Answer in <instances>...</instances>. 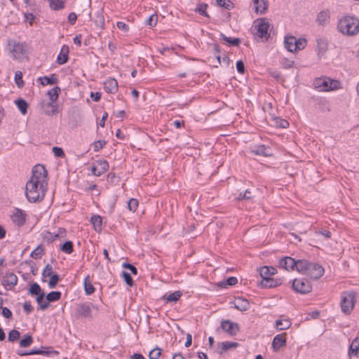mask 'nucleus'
I'll list each match as a JSON object with an SVG mask.
<instances>
[{"label": "nucleus", "instance_id": "nucleus-1", "mask_svg": "<svg viewBox=\"0 0 359 359\" xmlns=\"http://www.w3.org/2000/svg\"><path fill=\"white\" fill-rule=\"evenodd\" d=\"M337 29L344 35L355 36L359 33V19L354 15H345L339 20Z\"/></svg>", "mask_w": 359, "mask_h": 359}, {"label": "nucleus", "instance_id": "nucleus-2", "mask_svg": "<svg viewBox=\"0 0 359 359\" xmlns=\"http://www.w3.org/2000/svg\"><path fill=\"white\" fill-rule=\"evenodd\" d=\"M46 184L29 180L25 187V196L30 203H36L42 201L46 191Z\"/></svg>", "mask_w": 359, "mask_h": 359}, {"label": "nucleus", "instance_id": "nucleus-3", "mask_svg": "<svg viewBox=\"0 0 359 359\" xmlns=\"http://www.w3.org/2000/svg\"><path fill=\"white\" fill-rule=\"evenodd\" d=\"M314 85L319 91H330L338 89L340 83L337 80L324 77L316 79L314 81Z\"/></svg>", "mask_w": 359, "mask_h": 359}, {"label": "nucleus", "instance_id": "nucleus-4", "mask_svg": "<svg viewBox=\"0 0 359 359\" xmlns=\"http://www.w3.org/2000/svg\"><path fill=\"white\" fill-rule=\"evenodd\" d=\"M32 172V175L29 180H33L42 184H48V172L43 165L38 164L34 166Z\"/></svg>", "mask_w": 359, "mask_h": 359}, {"label": "nucleus", "instance_id": "nucleus-5", "mask_svg": "<svg viewBox=\"0 0 359 359\" xmlns=\"http://www.w3.org/2000/svg\"><path fill=\"white\" fill-rule=\"evenodd\" d=\"M355 293L353 292H344L341 295V308L342 312L350 313L354 306Z\"/></svg>", "mask_w": 359, "mask_h": 359}, {"label": "nucleus", "instance_id": "nucleus-6", "mask_svg": "<svg viewBox=\"0 0 359 359\" xmlns=\"http://www.w3.org/2000/svg\"><path fill=\"white\" fill-rule=\"evenodd\" d=\"M257 25L255 26L256 32L255 35L259 38L267 40L270 37L268 32L270 24L266 18H260L257 20Z\"/></svg>", "mask_w": 359, "mask_h": 359}, {"label": "nucleus", "instance_id": "nucleus-7", "mask_svg": "<svg viewBox=\"0 0 359 359\" xmlns=\"http://www.w3.org/2000/svg\"><path fill=\"white\" fill-rule=\"evenodd\" d=\"M292 288L297 292L306 294L311 291V285L310 282L304 278H296L292 282Z\"/></svg>", "mask_w": 359, "mask_h": 359}, {"label": "nucleus", "instance_id": "nucleus-8", "mask_svg": "<svg viewBox=\"0 0 359 359\" xmlns=\"http://www.w3.org/2000/svg\"><path fill=\"white\" fill-rule=\"evenodd\" d=\"M95 308L93 304L85 302L83 304H80L77 305L76 307V316L78 318H92V313H91V307Z\"/></svg>", "mask_w": 359, "mask_h": 359}, {"label": "nucleus", "instance_id": "nucleus-9", "mask_svg": "<svg viewBox=\"0 0 359 359\" xmlns=\"http://www.w3.org/2000/svg\"><path fill=\"white\" fill-rule=\"evenodd\" d=\"M324 273V268L314 262H310L309 267L307 268L306 274L313 279H318L320 278Z\"/></svg>", "mask_w": 359, "mask_h": 359}, {"label": "nucleus", "instance_id": "nucleus-10", "mask_svg": "<svg viewBox=\"0 0 359 359\" xmlns=\"http://www.w3.org/2000/svg\"><path fill=\"white\" fill-rule=\"evenodd\" d=\"M222 329L229 335L234 336L239 332V326L236 323L229 320H223L221 322Z\"/></svg>", "mask_w": 359, "mask_h": 359}, {"label": "nucleus", "instance_id": "nucleus-11", "mask_svg": "<svg viewBox=\"0 0 359 359\" xmlns=\"http://www.w3.org/2000/svg\"><path fill=\"white\" fill-rule=\"evenodd\" d=\"M17 283L18 277L15 273L12 272L6 273L1 280V285L6 290H12L17 285Z\"/></svg>", "mask_w": 359, "mask_h": 359}, {"label": "nucleus", "instance_id": "nucleus-12", "mask_svg": "<svg viewBox=\"0 0 359 359\" xmlns=\"http://www.w3.org/2000/svg\"><path fill=\"white\" fill-rule=\"evenodd\" d=\"M96 163L97 165L91 168V172L93 175L99 177L108 170L109 163L107 161H97Z\"/></svg>", "mask_w": 359, "mask_h": 359}, {"label": "nucleus", "instance_id": "nucleus-13", "mask_svg": "<svg viewBox=\"0 0 359 359\" xmlns=\"http://www.w3.org/2000/svg\"><path fill=\"white\" fill-rule=\"evenodd\" d=\"M252 152L256 155H261L263 156H271L273 155L272 149L264 144H260L255 147L252 149Z\"/></svg>", "mask_w": 359, "mask_h": 359}, {"label": "nucleus", "instance_id": "nucleus-14", "mask_svg": "<svg viewBox=\"0 0 359 359\" xmlns=\"http://www.w3.org/2000/svg\"><path fill=\"white\" fill-rule=\"evenodd\" d=\"M296 260L290 257H285L280 259L279 266L285 270H294Z\"/></svg>", "mask_w": 359, "mask_h": 359}, {"label": "nucleus", "instance_id": "nucleus-15", "mask_svg": "<svg viewBox=\"0 0 359 359\" xmlns=\"http://www.w3.org/2000/svg\"><path fill=\"white\" fill-rule=\"evenodd\" d=\"M285 334H277L274 337L272 341V348L274 351H278L280 348L285 346L286 344V338L285 337Z\"/></svg>", "mask_w": 359, "mask_h": 359}, {"label": "nucleus", "instance_id": "nucleus-16", "mask_svg": "<svg viewBox=\"0 0 359 359\" xmlns=\"http://www.w3.org/2000/svg\"><path fill=\"white\" fill-rule=\"evenodd\" d=\"M104 90L109 93H116L118 90V82L114 78H109L104 83Z\"/></svg>", "mask_w": 359, "mask_h": 359}, {"label": "nucleus", "instance_id": "nucleus-17", "mask_svg": "<svg viewBox=\"0 0 359 359\" xmlns=\"http://www.w3.org/2000/svg\"><path fill=\"white\" fill-rule=\"evenodd\" d=\"M69 48L67 45H63L61 48L60 52L57 57V62L59 65H63L66 63L69 58Z\"/></svg>", "mask_w": 359, "mask_h": 359}, {"label": "nucleus", "instance_id": "nucleus-18", "mask_svg": "<svg viewBox=\"0 0 359 359\" xmlns=\"http://www.w3.org/2000/svg\"><path fill=\"white\" fill-rule=\"evenodd\" d=\"M12 219L15 224L21 226L25 222V213L20 209H16L12 215Z\"/></svg>", "mask_w": 359, "mask_h": 359}, {"label": "nucleus", "instance_id": "nucleus-19", "mask_svg": "<svg viewBox=\"0 0 359 359\" xmlns=\"http://www.w3.org/2000/svg\"><path fill=\"white\" fill-rule=\"evenodd\" d=\"M259 275L262 278V280H264L267 278H271L272 275H274L276 273V269L272 266H262L259 269Z\"/></svg>", "mask_w": 359, "mask_h": 359}, {"label": "nucleus", "instance_id": "nucleus-20", "mask_svg": "<svg viewBox=\"0 0 359 359\" xmlns=\"http://www.w3.org/2000/svg\"><path fill=\"white\" fill-rule=\"evenodd\" d=\"M238 346L237 342L232 341H224L218 344V353L222 355L224 352L227 351L231 348H236Z\"/></svg>", "mask_w": 359, "mask_h": 359}, {"label": "nucleus", "instance_id": "nucleus-21", "mask_svg": "<svg viewBox=\"0 0 359 359\" xmlns=\"http://www.w3.org/2000/svg\"><path fill=\"white\" fill-rule=\"evenodd\" d=\"M254 11L257 14H263L267 8L266 0H252Z\"/></svg>", "mask_w": 359, "mask_h": 359}, {"label": "nucleus", "instance_id": "nucleus-22", "mask_svg": "<svg viewBox=\"0 0 359 359\" xmlns=\"http://www.w3.org/2000/svg\"><path fill=\"white\" fill-rule=\"evenodd\" d=\"M234 306L241 311H245L249 309L250 303L247 299L243 297H238L234 300Z\"/></svg>", "mask_w": 359, "mask_h": 359}, {"label": "nucleus", "instance_id": "nucleus-23", "mask_svg": "<svg viewBox=\"0 0 359 359\" xmlns=\"http://www.w3.org/2000/svg\"><path fill=\"white\" fill-rule=\"evenodd\" d=\"M14 59H19L25 53L24 46L20 43H15L11 48Z\"/></svg>", "mask_w": 359, "mask_h": 359}, {"label": "nucleus", "instance_id": "nucleus-24", "mask_svg": "<svg viewBox=\"0 0 359 359\" xmlns=\"http://www.w3.org/2000/svg\"><path fill=\"white\" fill-rule=\"evenodd\" d=\"M282 279L280 278L274 279L273 278H270L264 280H262L261 285L262 287L271 288L280 285L282 284Z\"/></svg>", "mask_w": 359, "mask_h": 359}, {"label": "nucleus", "instance_id": "nucleus-25", "mask_svg": "<svg viewBox=\"0 0 359 359\" xmlns=\"http://www.w3.org/2000/svg\"><path fill=\"white\" fill-rule=\"evenodd\" d=\"M297 39L293 36H286L284 39V44L285 48L290 52L296 51L295 44Z\"/></svg>", "mask_w": 359, "mask_h": 359}, {"label": "nucleus", "instance_id": "nucleus-26", "mask_svg": "<svg viewBox=\"0 0 359 359\" xmlns=\"http://www.w3.org/2000/svg\"><path fill=\"white\" fill-rule=\"evenodd\" d=\"M310 262L306 259L296 260L294 268L296 270L302 273L306 274L307 268L309 267Z\"/></svg>", "mask_w": 359, "mask_h": 359}, {"label": "nucleus", "instance_id": "nucleus-27", "mask_svg": "<svg viewBox=\"0 0 359 359\" xmlns=\"http://www.w3.org/2000/svg\"><path fill=\"white\" fill-rule=\"evenodd\" d=\"M37 81L39 82L42 86L52 85L57 83L58 79L55 74H52L50 77L48 76H41L37 79Z\"/></svg>", "mask_w": 359, "mask_h": 359}, {"label": "nucleus", "instance_id": "nucleus-28", "mask_svg": "<svg viewBox=\"0 0 359 359\" xmlns=\"http://www.w3.org/2000/svg\"><path fill=\"white\" fill-rule=\"evenodd\" d=\"M318 54H324L327 50L328 42L325 38H318L316 39Z\"/></svg>", "mask_w": 359, "mask_h": 359}, {"label": "nucleus", "instance_id": "nucleus-29", "mask_svg": "<svg viewBox=\"0 0 359 359\" xmlns=\"http://www.w3.org/2000/svg\"><path fill=\"white\" fill-rule=\"evenodd\" d=\"M14 103L15 104L18 109H19V111H20V113L22 115H25L27 113V109H28L29 105H28L27 102L25 100H24L22 98H18L14 101Z\"/></svg>", "mask_w": 359, "mask_h": 359}, {"label": "nucleus", "instance_id": "nucleus-30", "mask_svg": "<svg viewBox=\"0 0 359 359\" xmlns=\"http://www.w3.org/2000/svg\"><path fill=\"white\" fill-rule=\"evenodd\" d=\"M84 290L87 295L93 294L95 291V287L90 282V276H87L83 280Z\"/></svg>", "mask_w": 359, "mask_h": 359}, {"label": "nucleus", "instance_id": "nucleus-31", "mask_svg": "<svg viewBox=\"0 0 359 359\" xmlns=\"http://www.w3.org/2000/svg\"><path fill=\"white\" fill-rule=\"evenodd\" d=\"M46 111L45 113L48 116H53L57 113L58 111V105L57 104H54V102H48L46 105Z\"/></svg>", "mask_w": 359, "mask_h": 359}, {"label": "nucleus", "instance_id": "nucleus-32", "mask_svg": "<svg viewBox=\"0 0 359 359\" xmlns=\"http://www.w3.org/2000/svg\"><path fill=\"white\" fill-rule=\"evenodd\" d=\"M219 36L222 40L227 42L231 46H238L241 42L239 38H230L226 36L223 33H220Z\"/></svg>", "mask_w": 359, "mask_h": 359}, {"label": "nucleus", "instance_id": "nucleus-33", "mask_svg": "<svg viewBox=\"0 0 359 359\" xmlns=\"http://www.w3.org/2000/svg\"><path fill=\"white\" fill-rule=\"evenodd\" d=\"M358 349H359V339L355 338L352 341V342L349 346V351H348L349 355L351 356L357 355Z\"/></svg>", "mask_w": 359, "mask_h": 359}, {"label": "nucleus", "instance_id": "nucleus-34", "mask_svg": "<svg viewBox=\"0 0 359 359\" xmlns=\"http://www.w3.org/2000/svg\"><path fill=\"white\" fill-rule=\"evenodd\" d=\"M50 7L52 10L58 11L65 7V1L63 0H48Z\"/></svg>", "mask_w": 359, "mask_h": 359}, {"label": "nucleus", "instance_id": "nucleus-35", "mask_svg": "<svg viewBox=\"0 0 359 359\" xmlns=\"http://www.w3.org/2000/svg\"><path fill=\"white\" fill-rule=\"evenodd\" d=\"M329 14L326 11H321L318 14L317 16V22L320 25H324L327 24L329 21Z\"/></svg>", "mask_w": 359, "mask_h": 359}, {"label": "nucleus", "instance_id": "nucleus-36", "mask_svg": "<svg viewBox=\"0 0 359 359\" xmlns=\"http://www.w3.org/2000/svg\"><path fill=\"white\" fill-rule=\"evenodd\" d=\"M60 91H61V89L58 86L53 88L52 89L48 90V95L50 100V102H54L57 100L59 93Z\"/></svg>", "mask_w": 359, "mask_h": 359}, {"label": "nucleus", "instance_id": "nucleus-37", "mask_svg": "<svg viewBox=\"0 0 359 359\" xmlns=\"http://www.w3.org/2000/svg\"><path fill=\"white\" fill-rule=\"evenodd\" d=\"M95 231H101L102 229V217L100 215H93L90 219Z\"/></svg>", "mask_w": 359, "mask_h": 359}, {"label": "nucleus", "instance_id": "nucleus-38", "mask_svg": "<svg viewBox=\"0 0 359 359\" xmlns=\"http://www.w3.org/2000/svg\"><path fill=\"white\" fill-rule=\"evenodd\" d=\"M276 325L279 330H285L291 326V323L287 319L278 320L276 321Z\"/></svg>", "mask_w": 359, "mask_h": 359}, {"label": "nucleus", "instance_id": "nucleus-39", "mask_svg": "<svg viewBox=\"0 0 359 359\" xmlns=\"http://www.w3.org/2000/svg\"><path fill=\"white\" fill-rule=\"evenodd\" d=\"M62 293L60 291H52L46 295L47 302H53L61 298Z\"/></svg>", "mask_w": 359, "mask_h": 359}, {"label": "nucleus", "instance_id": "nucleus-40", "mask_svg": "<svg viewBox=\"0 0 359 359\" xmlns=\"http://www.w3.org/2000/svg\"><path fill=\"white\" fill-rule=\"evenodd\" d=\"M182 296V292L180 291H175L174 292L170 293L168 294H165L163 298L167 302H177L180 297Z\"/></svg>", "mask_w": 359, "mask_h": 359}, {"label": "nucleus", "instance_id": "nucleus-41", "mask_svg": "<svg viewBox=\"0 0 359 359\" xmlns=\"http://www.w3.org/2000/svg\"><path fill=\"white\" fill-rule=\"evenodd\" d=\"M216 3L218 6L224 8L227 10H231L234 7V5L231 0H216Z\"/></svg>", "mask_w": 359, "mask_h": 359}, {"label": "nucleus", "instance_id": "nucleus-42", "mask_svg": "<svg viewBox=\"0 0 359 359\" xmlns=\"http://www.w3.org/2000/svg\"><path fill=\"white\" fill-rule=\"evenodd\" d=\"M44 297H45L44 292H43L41 294H39V295H37V297H36V302L39 305V309L41 310L46 309L49 305L48 302L43 301Z\"/></svg>", "mask_w": 359, "mask_h": 359}, {"label": "nucleus", "instance_id": "nucleus-43", "mask_svg": "<svg viewBox=\"0 0 359 359\" xmlns=\"http://www.w3.org/2000/svg\"><path fill=\"white\" fill-rule=\"evenodd\" d=\"M60 250L67 254H71L74 250L72 242L70 241L65 242L61 245Z\"/></svg>", "mask_w": 359, "mask_h": 359}, {"label": "nucleus", "instance_id": "nucleus-44", "mask_svg": "<svg viewBox=\"0 0 359 359\" xmlns=\"http://www.w3.org/2000/svg\"><path fill=\"white\" fill-rule=\"evenodd\" d=\"M208 6L207 4L202 3L198 5L197 8L195 11L198 13L200 15L209 18V15L207 13L206 10Z\"/></svg>", "mask_w": 359, "mask_h": 359}, {"label": "nucleus", "instance_id": "nucleus-45", "mask_svg": "<svg viewBox=\"0 0 359 359\" xmlns=\"http://www.w3.org/2000/svg\"><path fill=\"white\" fill-rule=\"evenodd\" d=\"M29 292L32 295H39V294L43 293L41 287L36 283H34L31 285L29 289Z\"/></svg>", "mask_w": 359, "mask_h": 359}, {"label": "nucleus", "instance_id": "nucleus-46", "mask_svg": "<svg viewBox=\"0 0 359 359\" xmlns=\"http://www.w3.org/2000/svg\"><path fill=\"white\" fill-rule=\"evenodd\" d=\"M44 252V250L41 245H39L32 252L30 256L34 259H39Z\"/></svg>", "mask_w": 359, "mask_h": 359}, {"label": "nucleus", "instance_id": "nucleus-47", "mask_svg": "<svg viewBox=\"0 0 359 359\" xmlns=\"http://www.w3.org/2000/svg\"><path fill=\"white\" fill-rule=\"evenodd\" d=\"M32 341H33V339H32V336L29 335V334H26L24 337V338H22L20 341V346L23 348L28 347L29 346L31 345Z\"/></svg>", "mask_w": 359, "mask_h": 359}, {"label": "nucleus", "instance_id": "nucleus-48", "mask_svg": "<svg viewBox=\"0 0 359 359\" xmlns=\"http://www.w3.org/2000/svg\"><path fill=\"white\" fill-rule=\"evenodd\" d=\"M50 277V280L48 282V287L50 288H55L57 285L58 281L60 280V276L57 273H53Z\"/></svg>", "mask_w": 359, "mask_h": 359}, {"label": "nucleus", "instance_id": "nucleus-49", "mask_svg": "<svg viewBox=\"0 0 359 359\" xmlns=\"http://www.w3.org/2000/svg\"><path fill=\"white\" fill-rule=\"evenodd\" d=\"M20 333L18 330H12L8 333V339L11 342H14L20 338Z\"/></svg>", "mask_w": 359, "mask_h": 359}, {"label": "nucleus", "instance_id": "nucleus-50", "mask_svg": "<svg viewBox=\"0 0 359 359\" xmlns=\"http://www.w3.org/2000/svg\"><path fill=\"white\" fill-rule=\"evenodd\" d=\"M15 81L18 88L23 86L24 82L22 80V73L20 71H17L15 74Z\"/></svg>", "mask_w": 359, "mask_h": 359}, {"label": "nucleus", "instance_id": "nucleus-51", "mask_svg": "<svg viewBox=\"0 0 359 359\" xmlns=\"http://www.w3.org/2000/svg\"><path fill=\"white\" fill-rule=\"evenodd\" d=\"M122 277L123 278L126 283L129 286H133L134 284L133 280L130 273L125 271L121 272Z\"/></svg>", "mask_w": 359, "mask_h": 359}, {"label": "nucleus", "instance_id": "nucleus-52", "mask_svg": "<svg viewBox=\"0 0 359 359\" xmlns=\"http://www.w3.org/2000/svg\"><path fill=\"white\" fill-rule=\"evenodd\" d=\"M52 272H53L52 265L50 264H47L42 271V273H41L42 278H44L46 277H48V276H51L52 274H53Z\"/></svg>", "mask_w": 359, "mask_h": 359}, {"label": "nucleus", "instance_id": "nucleus-53", "mask_svg": "<svg viewBox=\"0 0 359 359\" xmlns=\"http://www.w3.org/2000/svg\"><path fill=\"white\" fill-rule=\"evenodd\" d=\"M138 204L139 203L137 199L130 198L128 203V208L130 211L135 212L138 207Z\"/></svg>", "mask_w": 359, "mask_h": 359}, {"label": "nucleus", "instance_id": "nucleus-54", "mask_svg": "<svg viewBox=\"0 0 359 359\" xmlns=\"http://www.w3.org/2000/svg\"><path fill=\"white\" fill-rule=\"evenodd\" d=\"M161 354V349L156 347L151 350L149 353V357L150 359H158Z\"/></svg>", "mask_w": 359, "mask_h": 359}, {"label": "nucleus", "instance_id": "nucleus-55", "mask_svg": "<svg viewBox=\"0 0 359 359\" xmlns=\"http://www.w3.org/2000/svg\"><path fill=\"white\" fill-rule=\"evenodd\" d=\"M306 40L304 38L297 39V43L295 44L296 51L304 49L306 46Z\"/></svg>", "mask_w": 359, "mask_h": 359}, {"label": "nucleus", "instance_id": "nucleus-56", "mask_svg": "<svg viewBox=\"0 0 359 359\" xmlns=\"http://www.w3.org/2000/svg\"><path fill=\"white\" fill-rule=\"evenodd\" d=\"M158 22V16L157 15H151L149 16L147 21V24L149 25L150 27H154L157 24Z\"/></svg>", "mask_w": 359, "mask_h": 359}, {"label": "nucleus", "instance_id": "nucleus-57", "mask_svg": "<svg viewBox=\"0 0 359 359\" xmlns=\"http://www.w3.org/2000/svg\"><path fill=\"white\" fill-rule=\"evenodd\" d=\"M52 150L55 156H57V157H64L65 156V152L62 148L58 147H53Z\"/></svg>", "mask_w": 359, "mask_h": 359}, {"label": "nucleus", "instance_id": "nucleus-58", "mask_svg": "<svg viewBox=\"0 0 359 359\" xmlns=\"http://www.w3.org/2000/svg\"><path fill=\"white\" fill-rule=\"evenodd\" d=\"M29 355H47L48 351H45L41 348H34L29 351Z\"/></svg>", "mask_w": 359, "mask_h": 359}, {"label": "nucleus", "instance_id": "nucleus-59", "mask_svg": "<svg viewBox=\"0 0 359 359\" xmlns=\"http://www.w3.org/2000/svg\"><path fill=\"white\" fill-rule=\"evenodd\" d=\"M238 283V279L236 277H229L225 283H221V285H228L230 286L235 285Z\"/></svg>", "mask_w": 359, "mask_h": 359}, {"label": "nucleus", "instance_id": "nucleus-60", "mask_svg": "<svg viewBox=\"0 0 359 359\" xmlns=\"http://www.w3.org/2000/svg\"><path fill=\"white\" fill-rule=\"evenodd\" d=\"M106 144L105 141L97 140L94 142V151H98L101 149Z\"/></svg>", "mask_w": 359, "mask_h": 359}, {"label": "nucleus", "instance_id": "nucleus-61", "mask_svg": "<svg viewBox=\"0 0 359 359\" xmlns=\"http://www.w3.org/2000/svg\"><path fill=\"white\" fill-rule=\"evenodd\" d=\"M236 69L238 73L244 74L245 72V65L242 60H238L236 62Z\"/></svg>", "mask_w": 359, "mask_h": 359}, {"label": "nucleus", "instance_id": "nucleus-62", "mask_svg": "<svg viewBox=\"0 0 359 359\" xmlns=\"http://www.w3.org/2000/svg\"><path fill=\"white\" fill-rule=\"evenodd\" d=\"M23 309H24L25 312H26L27 313H29L32 311L33 307H32L30 302H25L23 304Z\"/></svg>", "mask_w": 359, "mask_h": 359}, {"label": "nucleus", "instance_id": "nucleus-63", "mask_svg": "<svg viewBox=\"0 0 359 359\" xmlns=\"http://www.w3.org/2000/svg\"><path fill=\"white\" fill-rule=\"evenodd\" d=\"M243 197L245 198V200H252L255 198V195L252 194L250 189H246L243 193Z\"/></svg>", "mask_w": 359, "mask_h": 359}, {"label": "nucleus", "instance_id": "nucleus-64", "mask_svg": "<svg viewBox=\"0 0 359 359\" xmlns=\"http://www.w3.org/2000/svg\"><path fill=\"white\" fill-rule=\"evenodd\" d=\"M2 309V315L6 318H11L12 317L11 311L7 307H3Z\"/></svg>", "mask_w": 359, "mask_h": 359}]
</instances>
